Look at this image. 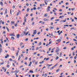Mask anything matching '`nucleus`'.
Returning a JSON list of instances; mask_svg holds the SVG:
<instances>
[{
  "instance_id": "nucleus-1",
  "label": "nucleus",
  "mask_w": 77,
  "mask_h": 77,
  "mask_svg": "<svg viewBox=\"0 0 77 77\" xmlns=\"http://www.w3.org/2000/svg\"><path fill=\"white\" fill-rule=\"evenodd\" d=\"M51 8L50 7V6H48V8L47 9L46 11H47L48 12V11H50V10L49 9H50Z\"/></svg>"
},
{
  "instance_id": "nucleus-2",
  "label": "nucleus",
  "mask_w": 77,
  "mask_h": 77,
  "mask_svg": "<svg viewBox=\"0 0 77 77\" xmlns=\"http://www.w3.org/2000/svg\"><path fill=\"white\" fill-rule=\"evenodd\" d=\"M14 73H15V74H17L18 73V69H17L14 72Z\"/></svg>"
},
{
  "instance_id": "nucleus-3",
  "label": "nucleus",
  "mask_w": 77,
  "mask_h": 77,
  "mask_svg": "<svg viewBox=\"0 0 77 77\" xmlns=\"http://www.w3.org/2000/svg\"><path fill=\"white\" fill-rule=\"evenodd\" d=\"M16 36L17 39H19V38H20V34H17L16 35Z\"/></svg>"
},
{
  "instance_id": "nucleus-4",
  "label": "nucleus",
  "mask_w": 77,
  "mask_h": 77,
  "mask_svg": "<svg viewBox=\"0 0 77 77\" xmlns=\"http://www.w3.org/2000/svg\"><path fill=\"white\" fill-rule=\"evenodd\" d=\"M24 22L25 23H26V20H27V19L26 18V17L25 16L24 17Z\"/></svg>"
},
{
  "instance_id": "nucleus-5",
  "label": "nucleus",
  "mask_w": 77,
  "mask_h": 77,
  "mask_svg": "<svg viewBox=\"0 0 77 77\" xmlns=\"http://www.w3.org/2000/svg\"><path fill=\"white\" fill-rule=\"evenodd\" d=\"M49 28H50V29H54V26H50Z\"/></svg>"
},
{
  "instance_id": "nucleus-6",
  "label": "nucleus",
  "mask_w": 77,
  "mask_h": 77,
  "mask_svg": "<svg viewBox=\"0 0 77 77\" xmlns=\"http://www.w3.org/2000/svg\"><path fill=\"white\" fill-rule=\"evenodd\" d=\"M19 53V50H18L17 51V53H16V56H17L18 55V53Z\"/></svg>"
},
{
  "instance_id": "nucleus-7",
  "label": "nucleus",
  "mask_w": 77,
  "mask_h": 77,
  "mask_svg": "<svg viewBox=\"0 0 77 77\" xmlns=\"http://www.w3.org/2000/svg\"><path fill=\"white\" fill-rule=\"evenodd\" d=\"M36 34V30H35L34 31V32L33 33V35H35V34Z\"/></svg>"
},
{
  "instance_id": "nucleus-8",
  "label": "nucleus",
  "mask_w": 77,
  "mask_h": 77,
  "mask_svg": "<svg viewBox=\"0 0 77 77\" xmlns=\"http://www.w3.org/2000/svg\"><path fill=\"white\" fill-rule=\"evenodd\" d=\"M0 5L1 6H3V2H2L1 1L0 2Z\"/></svg>"
},
{
  "instance_id": "nucleus-9",
  "label": "nucleus",
  "mask_w": 77,
  "mask_h": 77,
  "mask_svg": "<svg viewBox=\"0 0 77 77\" xmlns=\"http://www.w3.org/2000/svg\"><path fill=\"white\" fill-rule=\"evenodd\" d=\"M44 2H45V3L46 4V5H47V3H48V1H47V0H45Z\"/></svg>"
},
{
  "instance_id": "nucleus-10",
  "label": "nucleus",
  "mask_w": 77,
  "mask_h": 77,
  "mask_svg": "<svg viewBox=\"0 0 77 77\" xmlns=\"http://www.w3.org/2000/svg\"><path fill=\"white\" fill-rule=\"evenodd\" d=\"M6 29L7 30V31L8 32H9V28H8V27L6 26Z\"/></svg>"
},
{
  "instance_id": "nucleus-11",
  "label": "nucleus",
  "mask_w": 77,
  "mask_h": 77,
  "mask_svg": "<svg viewBox=\"0 0 77 77\" xmlns=\"http://www.w3.org/2000/svg\"><path fill=\"white\" fill-rule=\"evenodd\" d=\"M9 54H7V55H6V56L5 57V58H6V59H7V58H8V57H9Z\"/></svg>"
},
{
  "instance_id": "nucleus-12",
  "label": "nucleus",
  "mask_w": 77,
  "mask_h": 77,
  "mask_svg": "<svg viewBox=\"0 0 77 77\" xmlns=\"http://www.w3.org/2000/svg\"><path fill=\"white\" fill-rule=\"evenodd\" d=\"M20 13H21V12H20V11H19L18 12H17V16H18V15H19V14H20Z\"/></svg>"
},
{
  "instance_id": "nucleus-13",
  "label": "nucleus",
  "mask_w": 77,
  "mask_h": 77,
  "mask_svg": "<svg viewBox=\"0 0 77 77\" xmlns=\"http://www.w3.org/2000/svg\"><path fill=\"white\" fill-rule=\"evenodd\" d=\"M29 31H28L26 33H25V35L27 36V34H29Z\"/></svg>"
},
{
  "instance_id": "nucleus-14",
  "label": "nucleus",
  "mask_w": 77,
  "mask_h": 77,
  "mask_svg": "<svg viewBox=\"0 0 77 77\" xmlns=\"http://www.w3.org/2000/svg\"><path fill=\"white\" fill-rule=\"evenodd\" d=\"M48 16V14H47V13H46L44 15V17H47Z\"/></svg>"
},
{
  "instance_id": "nucleus-15",
  "label": "nucleus",
  "mask_w": 77,
  "mask_h": 77,
  "mask_svg": "<svg viewBox=\"0 0 77 77\" xmlns=\"http://www.w3.org/2000/svg\"><path fill=\"white\" fill-rule=\"evenodd\" d=\"M56 52H59V49H57L56 50Z\"/></svg>"
},
{
  "instance_id": "nucleus-16",
  "label": "nucleus",
  "mask_w": 77,
  "mask_h": 77,
  "mask_svg": "<svg viewBox=\"0 0 77 77\" xmlns=\"http://www.w3.org/2000/svg\"><path fill=\"white\" fill-rule=\"evenodd\" d=\"M32 62H30L29 64V66H31V65H32Z\"/></svg>"
},
{
  "instance_id": "nucleus-17",
  "label": "nucleus",
  "mask_w": 77,
  "mask_h": 77,
  "mask_svg": "<svg viewBox=\"0 0 77 77\" xmlns=\"http://www.w3.org/2000/svg\"><path fill=\"white\" fill-rule=\"evenodd\" d=\"M57 42H60V41H61V40L60 39H59L58 40H57Z\"/></svg>"
},
{
  "instance_id": "nucleus-18",
  "label": "nucleus",
  "mask_w": 77,
  "mask_h": 77,
  "mask_svg": "<svg viewBox=\"0 0 77 77\" xmlns=\"http://www.w3.org/2000/svg\"><path fill=\"white\" fill-rule=\"evenodd\" d=\"M9 35L11 36H15V35H13L12 34H9Z\"/></svg>"
},
{
  "instance_id": "nucleus-19",
  "label": "nucleus",
  "mask_w": 77,
  "mask_h": 77,
  "mask_svg": "<svg viewBox=\"0 0 77 77\" xmlns=\"http://www.w3.org/2000/svg\"><path fill=\"white\" fill-rule=\"evenodd\" d=\"M11 50H12V51H15V49L14 48V47H12V48L11 49Z\"/></svg>"
},
{
  "instance_id": "nucleus-20",
  "label": "nucleus",
  "mask_w": 77,
  "mask_h": 77,
  "mask_svg": "<svg viewBox=\"0 0 77 77\" xmlns=\"http://www.w3.org/2000/svg\"><path fill=\"white\" fill-rule=\"evenodd\" d=\"M11 39H12V40H14V39H15V38H14V37H11Z\"/></svg>"
},
{
  "instance_id": "nucleus-21",
  "label": "nucleus",
  "mask_w": 77,
  "mask_h": 77,
  "mask_svg": "<svg viewBox=\"0 0 77 77\" xmlns=\"http://www.w3.org/2000/svg\"><path fill=\"white\" fill-rule=\"evenodd\" d=\"M65 17V16H60L59 17L60 18H63V17Z\"/></svg>"
},
{
  "instance_id": "nucleus-22",
  "label": "nucleus",
  "mask_w": 77,
  "mask_h": 77,
  "mask_svg": "<svg viewBox=\"0 0 77 77\" xmlns=\"http://www.w3.org/2000/svg\"><path fill=\"white\" fill-rule=\"evenodd\" d=\"M8 11V10H7V9H6L5 11V14H7V12Z\"/></svg>"
},
{
  "instance_id": "nucleus-23",
  "label": "nucleus",
  "mask_w": 77,
  "mask_h": 77,
  "mask_svg": "<svg viewBox=\"0 0 77 77\" xmlns=\"http://www.w3.org/2000/svg\"><path fill=\"white\" fill-rule=\"evenodd\" d=\"M20 59H21V55H20L19 57L18 60H20Z\"/></svg>"
},
{
  "instance_id": "nucleus-24",
  "label": "nucleus",
  "mask_w": 77,
  "mask_h": 77,
  "mask_svg": "<svg viewBox=\"0 0 77 77\" xmlns=\"http://www.w3.org/2000/svg\"><path fill=\"white\" fill-rule=\"evenodd\" d=\"M11 24H14V23H15V22H14V21L13 22L12 21H11Z\"/></svg>"
},
{
  "instance_id": "nucleus-25",
  "label": "nucleus",
  "mask_w": 77,
  "mask_h": 77,
  "mask_svg": "<svg viewBox=\"0 0 77 77\" xmlns=\"http://www.w3.org/2000/svg\"><path fill=\"white\" fill-rule=\"evenodd\" d=\"M29 72L30 73H33V71L32 70H30Z\"/></svg>"
},
{
  "instance_id": "nucleus-26",
  "label": "nucleus",
  "mask_w": 77,
  "mask_h": 77,
  "mask_svg": "<svg viewBox=\"0 0 77 77\" xmlns=\"http://www.w3.org/2000/svg\"><path fill=\"white\" fill-rule=\"evenodd\" d=\"M29 10H30V9H29V8H27L26 10L27 12H29Z\"/></svg>"
},
{
  "instance_id": "nucleus-27",
  "label": "nucleus",
  "mask_w": 77,
  "mask_h": 77,
  "mask_svg": "<svg viewBox=\"0 0 77 77\" xmlns=\"http://www.w3.org/2000/svg\"><path fill=\"white\" fill-rule=\"evenodd\" d=\"M20 36H21V37H23V36H24V34H21L20 35Z\"/></svg>"
},
{
  "instance_id": "nucleus-28",
  "label": "nucleus",
  "mask_w": 77,
  "mask_h": 77,
  "mask_svg": "<svg viewBox=\"0 0 77 77\" xmlns=\"http://www.w3.org/2000/svg\"><path fill=\"white\" fill-rule=\"evenodd\" d=\"M48 56H52L53 55V54H48Z\"/></svg>"
},
{
  "instance_id": "nucleus-29",
  "label": "nucleus",
  "mask_w": 77,
  "mask_h": 77,
  "mask_svg": "<svg viewBox=\"0 0 77 77\" xmlns=\"http://www.w3.org/2000/svg\"><path fill=\"white\" fill-rule=\"evenodd\" d=\"M44 61H43L42 62H40L39 63L41 64V63H44Z\"/></svg>"
},
{
  "instance_id": "nucleus-30",
  "label": "nucleus",
  "mask_w": 77,
  "mask_h": 77,
  "mask_svg": "<svg viewBox=\"0 0 77 77\" xmlns=\"http://www.w3.org/2000/svg\"><path fill=\"white\" fill-rule=\"evenodd\" d=\"M44 21H48V20L46 18H44Z\"/></svg>"
},
{
  "instance_id": "nucleus-31",
  "label": "nucleus",
  "mask_w": 77,
  "mask_h": 77,
  "mask_svg": "<svg viewBox=\"0 0 77 77\" xmlns=\"http://www.w3.org/2000/svg\"><path fill=\"white\" fill-rule=\"evenodd\" d=\"M59 70H60V69H57L56 70V72H58V71H59Z\"/></svg>"
},
{
  "instance_id": "nucleus-32",
  "label": "nucleus",
  "mask_w": 77,
  "mask_h": 77,
  "mask_svg": "<svg viewBox=\"0 0 77 77\" xmlns=\"http://www.w3.org/2000/svg\"><path fill=\"white\" fill-rule=\"evenodd\" d=\"M14 26L15 27H17V23H16L14 25Z\"/></svg>"
},
{
  "instance_id": "nucleus-33",
  "label": "nucleus",
  "mask_w": 77,
  "mask_h": 77,
  "mask_svg": "<svg viewBox=\"0 0 77 77\" xmlns=\"http://www.w3.org/2000/svg\"><path fill=\"white\" fill-rule=\"evenodd\" d=\"M75 8H72L71 9H72V11H74V10H75Z\"/></svg>"
},
{
  "instance_id": "nucleus-34",
  "label": "nucleus",
  "mask_w": 77,
  "mask_h": 77,
  "mask_svg": "<svg viewBox=\"0 0 77 77\" xmlns=\"http://www.w3.org/2000/svg\"><path fill=\"white\" fill-rule=\"evenodd\" d=\"M23 45V42L21 43L20 44V46H21V45Z\"/></svg>"
},
{
  "instance_id": "nucleus-35",
  "label": "nucleus",
  "mask_w": 77,
  "mask_h": 77,
  "mask_svg": "<svg viewBox=\"0 0 77 77\" xmlns=\"http://www.w3.org/2000/svg\"><path fill=\"white\" fill-rule=\"evenodd\" d=\"M42 44V43L41 42H40L39 44V45H41Z\"/></svg>"
},
{
  "instance_id": "nucleus-36",
  "label": "nucleus",
  "mask_w": 77,
  "mask_h": 77,
  "mask_svg": "<svg viewBox=\"0 0 77 77\" xmlns=\"http://www.w3.org/2000/svg\"><path fill=\"white\" fill-rule=\"evenodd\" d=\"M59 59V57H56L55 59H56V60H57V59Z\"/></svg>"
},
{
  "instance_id": "nucleus-37",
  "label": "nucleus",
  "mask_w": 77,
  "mask_h": 77,
  "mask_svg": "<svg viewBox=\"0 0 77 77\" xmlns=\"http://www.w3.org/2000/svg\"><path fill=\"white\" fill-rule=\"evenodd\" d=\"M35 60H33V61H32V62L33 63H35Z\"/></svg>"
},
{
  "instance_id": "nucleus-38",
  "label": "nucleus",
  "mask_w": 77,
  "mask_h": 77,
  "mask_svg": "<svg viewBox=\"0 0 77 77\" xmlns=\"http://www.w3.org/2000/svg\"><path fill=\"white\" fill-rule=\"evenodd\" d=\"M33 20H34V18H33V17H32V18L31 20V21H33Z\"/></svg>"
},
{
  "instance_id": "nucleus-39",
  "label": "nucleus",
  "mask_w": 77,
  "mask_h": 77,
  "mask_svg": "<svg viewBox=\"0 0 77 77\" xmlns=\"http://www.w3.org/2000/svg\"><path fill=\"white\" fill-rule=\"evenodd\" d=\"M33 10H36V7H34L33 8Z\"/></svg>"
},
{
  "instance_id": "nucleus-40",
  "label": "nucleus",
  "mask_w": 77,
  "mask_h": 77,
  "mask_svg": "<svg viewBox=\"0 0 77 77\" xmlns=\"http://www.w3.org/2000/svg\"><path fill=\"white\" fill-rule=\"evenodd\" d=\"M64 26H65V27H66V26L67 27H68V25H64Z\"/></svg>"
},
{
  "instance_id": "nucleus-41",
  "label": "nucleus",
  "mask_w": 77,
  "mask_h": 77,
  "mask_svg": "<svg viewBox=\"0 0 77 77\" xmlns=\"http://www.w3.org/2000/svg\"><path fill=\"white\" fill-rule=\"evenodd\" d=\"M73 41H75V42H77V40H76V39H73Z\"/></svg>"
},
{
  "instance_id": "nucleus-42",
  "label": "nucleus",
  "mask_w": 77,
  "mask_h": 77,
  "mask_svg": "<svg viewBox=\"0 0 77 77\" xmlns=\"http://www.w3.org/2000/svg\"><path fill=\"white\" fill-rule=\"evenodd\" d=\"M49 59H50V58H46V60H49Z\"/></svg>"
},
{
  "instance_id": "nucleus-43",
  "label": "nucleus",
  "mask_w": 77,
  "mask_h": 77,
  "mask_svg": "<svg viewBox=\"0 0 77 77\" xmlns=\"http://www.w3.org/2000/svg\"><path fill=\"white\" fill-rule=\"evenodd\" d=\"M9 60H10V61H13L12 59L11 58L9 59Z\"/></svg>"
},
{
  "instance_id": "nucleus-44",
  "label": "nucleus",
  "mask_w": 77,
  "mask_h": 77,
  "mask_svg": "<svg viewBox=\"0 0 77 77\" xmlns=\"http://www.w3.org/2000/svg\"><path fill=\"white\" fill-rule=\"evenodd\" d=\"M24 45H23L21 47V48H24Z\"/></svg>"
},
{
  "instance_id": "nucleus-45",
  "label": "nucleus",
  "mask_w": 77,
  "mask_h": 77,
  "mask_svg": "<svg viewBox=\"0 0 77 77\" xmlns=\"http://www.w3.org/2000/svg\"><path fill=\"white\" fill-rule=\"evenodd\" d=\"M26 5V6H29V4L28 3H27Z\"/></svg>"
},
{
  "instance_id": "nucleus-46",
  "label": "nucleus",
  "mask_w": 77,
  "mask_h": 77,
  "mask_svg": "<svg viewBox=\"0 0 77 77\" xmlns=\"http://www.w3.org/2000/svg\"><path fill=\"white\" fill-rule=\"evenodd\" d=\"M65 5H69V4H68V2H66L65 4Z\"/></svg>"
},
{
  "instance_id": "nucleus-47",
  "label": "nucleus",
  "mask_w": 77,
  "mask_h": 77,
  "mask_svg": "<svg viewBox=\"0 0 77 77\" xmlns=\"http://www.w3.org/2000/svg\"><path fill=\"white\" fill-rule=\"evenodd\" d=\"M6 74H9V72H6Z\"/></svg>"
},
{
  "instance_id": "nucleus-48",
  "label": "nucleus",
  "mask_w": 77,
  "mask_h": 77,
  "mask_svg": "<svg viewBox=\"0 0 77 77\" xmlns=\"http://www.w3.org/2000/svg\"><path fill=\"white\" fill-rule=\"evenodd\" d=\"M13 62H14L15 63H17V61L15 60H14Z\"/></svg>"
},
{
  "instance_id": "nucleus-49",
  "label": "nucleus",
  "mask_w": 77,
  "mask_h": 77,
  "mask_svg": "<svg viewBox=\"0 0 77 77\" xmlns=\"http://www.w3.org/2000/svg\"><path fill=\"white\" fill-rule=\"evenodd\" d=\"M14 74L15 75H16V77H18V75H17V74Z\"/></svg>"
},
{
  "instance_id": "nucleus-50",
  "label": "nucleus",
  "mask_w": 77,
  "mask_h": 77,
  "mask_svg": "<svg viewBox=\"0 0 77 77\" xmlns=\"http://www.w3.org/2000/svg\"><path fill=\"white\" fill-rule=\"evenodd\" d=\"M28 38H26V39H25V41H28Z\"/></svg>"
},
{
  "instance_id": "nucleus-51",
  "label": "nucleus",
  "mask_w": 77,
  "mask_h": 77,
  "mask_svg": "<svg viewBox=\"0 0 77 77\" xmlns=\"http://www.w3.org/2000/svg\"><path fill=\"white\" fill-rule=\"evenodd\" d=\"M46 65H47V66H50V65H49V64H47Z\"/></svg>"
},
{
  "instance_id": "nucleus-52",
  "label": "nucleus",
  "mask_w": 77,
  "mask_h": 77,
  "mask_svg": "<svg viewBox=\"0 0 77 77\" xmlns=\"http://www.w3.org/2000/svg\"><path fill=\"white\" fill-rule=\"evenodd\" d=\"M28 58V57H26V58L25 59V60H27V58Z\"/></svg>"
},
{
  "instance_id": "nucleus-53",
  "label": "nucleus",
  "mask_w": 77,
  "mask_h": 77,
  "mask_svg": "<svg viewBox=\"0 0 77 77\" xmlns=\"http://www.w3.org/2000/svg\"><path fill=\"white\" fill-rule=\"evenodd\" d=\"M46 31H48V28H47L46 29Z\"/></svg>"
},
{
  "instance_id": "nucleus-54",
  "label": "nucleus",
  "mask_w": 77,
  "mask_h": 77,
  "mask_svg": "<svg viewBox=\"0 0 77 77\" xmlns=\"http://www.w3.org/2000/svg\"><path fill=\"white\" fill-rule=\"evenodd\" d=\"M4 71L5 72H6V69H4Z\"/></svg>"
},
{
  "instance_id": "nucleus-55",
  "label": "nucleus",
  "mask_w": 77,
  "mask_h": 77,
  "mask_svg": "<svg viewBox=\"0 0 77 77\" xmlns=\"http://www.w3.org/2000/svg\"><path fill=\"white\" fill-rule=\"evenodd\" d=\"M72 35H74V36H76V35H75V33H72Z\"/></svg>"
},
{
  "instance_id": "nucleus-56",
  "label": "nucleus",
  "mask_w": 77,
  "mask_h": 77,
  "mask_svg": "<svg viewBox=\"0 0 77 77\" xmlns=\"http://www.w3.org/2000/svg\"><path fill=\"white\" fill-rule=\"evenodd\" d=\"M55 20L56 21H59V19H57V20Z\"/></svg>"
},
{
  "instance_id": "nucleus-57",
  "label": "nucleus",
  "mask_w": 77,
  "mask_h": 77,
  "mask_svg": "<svg viewBox=\"0 0 77 77\" xmlns=\"http://www.w3.org/2000/svg\"><path fill=\"white\" fill-rule=\"evenodd\" d=\"M57 66V64H55L54 66V67H56V66Z\"/></svg>"
},
{
  "instance_id": "nucleus-58",
  "label": "nucleus",
  "mask_w": 77,
  "mask_h": 77,
  "mask_svg": "<svg viewBox=\"0 0 77 77\" xmlns=\"http://www.w3.org/2000/svg\"><path fill=\"white\" fill-rule=\"evenodd\" d=\"M63 50H65V49H66V47H64L63 48Z\"/></svg>"
},
{
  "instance_id": "nucleus-59",
  "label": "nucleus",
  "mask_w": 77,
  "mask_h": 77,
  "mask_svg": "<svg viewBox=\"0 0 77 77\" xmlns=\"http://www.w3.org/2000/svg\"><path fill=\"white\" fill-rule=\"evenodd\" d=\"M53 19H54V17H52L51 18V20H53Z\"/></svg>"
},
{
  "instance_id": "nucleus-60",
  "label": "nucleus",
  "mask_w": 77,
  "mask_h": 77,
  "mask_svg": "<svg viewBox=\"0 0 77 77\" xmlns=\"http://www.w3.org/2000/svg\"><path fill=\"white\" fill-rule=\"evenodd\" d=\"M10 63L9 62V61H7V63H8V64H9V63Z\"/></svg>"
},
{
  "instance_id": "nucleus-61",
  "label": "nucleus",
  "mask_w": 77,
  "mask_h": 77,
  "mask_svg": "<svg viewBox=\"0 0 77 77\" xmlns=\"http://www.w3.org/2000/svg\"><path fill=\"white\" fill-rule=\"evenodd\" d=\"M57 30H59V28L58 27H57L56 29Z\"/></svg>"
},
{
  "instance_id": "nucleus-62",
  "label": "nucleus",
  "mask_w": 77,
  "mask_h": 77,
  "mask_svg": "<svg viewBox=\"0 0 77 77\" xmlns=\"http://www.w3.org/2000/svg\"><path fill=\"white\" fill-rule=\"evenodd\" d=\"M74 29H75V28H71L70 29H73V30H74Z\"/></svg>"
},
{
  "instance_id": "nucleus-63",
  "label": "nucleus",
  "mask_w": 77,
  "mask_h": 77,
  "mask_svg": "<svg viewBox=\"0 0 77 77\" xmlns=\"http://www.w3.org/2000/svg\"><path fill=\"white\" fill-rule=\"evenodd\" d=\"M2 24H5V22H2Z\"/></svg>"
},
{
  "instance_id": "nucleus-64",
  "label": "nucleus",
  "mask_w": 77,
  "mask_h": 77,
  "mask_svg": "<svg viewBox=\"0 0 77 77\" xmlns=\"http://www.w3.org/2000/svg\"><path fill=\"white\" fill-rule=\"evenodd\" d=\"M74 19H75V20H77V18L75 17H74Z\"/></svg>"
}]
</instances>
